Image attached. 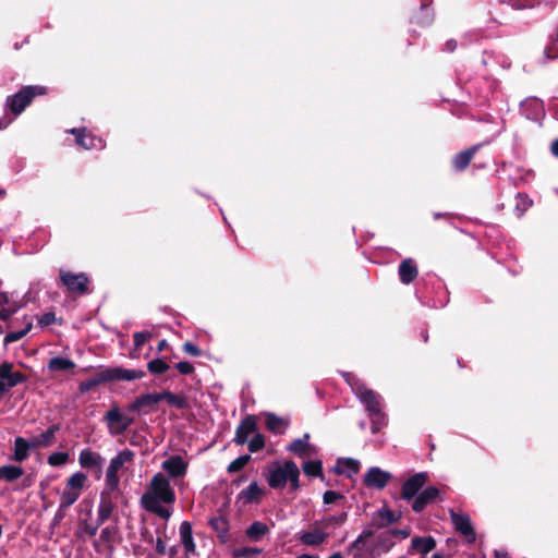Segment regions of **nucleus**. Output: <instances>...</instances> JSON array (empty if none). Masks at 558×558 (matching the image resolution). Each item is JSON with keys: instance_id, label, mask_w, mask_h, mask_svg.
<instances>
[{"instance_id": "nucleus-15", "label": "nucleus", "mask_w": 558, "mask_h": 558, "mask_svg": "<svg viewBox=\"0 0 558 558\" xmlns=\"http://www.w3.org/2000/svg\"><path fill=\"white\" fill-rule=\"evenodd\" d=\"M70 133L76 136V144L85 149H101L105 147L101 138L87 134L85 129H72Z\"/></svg>"}, {"instance_id": "nucleus-56", "label": "nucleus", "mask_w": 558, "mask_h": 558, "mask_svg": "<svg viewBox=\"0 0 558 558\" xmlns=\"http://www.w3.org/2000/svg\"><path fill=\"white\" fill-rule=\"evenodd\" d=\"M550 150L554 156L558 157V140H556L551 143Z\"/></svg>"}, {"instance_id": "nucleus-51", "label": "nucleus", "mask_w": 558, "mask_h": 558, "mask_svg": "<svg viewBox=\"0 0 558 558\" xmlns=\"http://www.w3.org/2000/svg\"><path fill=\"white\" fill-rule=\"evenodd\" d=\"M175 368L183 375H189L194 372V366L187 361L177 363Z\"/></svg>"}, {"instance_id": "nucleus-50", "label": "nucleus", "mask_w": 558, "mask_h": 558, "mask_svg": "<svg viewBox=\"0 0 558 558\" xmlns=\"http://www.w3.org/2000/svg\"><path fill=\"white\" fill-rule=\"evenodd\" d=\"M149 332H135L133 336L134 339V345L136 349H140L149 338Z\"/></svg>"}, {"instance_id": "nucleus-12", "label": "nucleus", "mask_w": 558, "mask_h": 558, "mask_svg": "<svg viewBox=\"0 0 558 558\" xmlns=\"http://www.w3.org/2000/svg\"><path fill=\"white\" fill-rule=\"evenodd\" d=\"M60 278L63 284L72 292L84 293L87 290L88 278L85 274H72L61 270Z\"/></svg>"}, {"instance_id": "nucleus-63", "label": "nucleus", "mask_w": 558, "mask_h": 558, "mask_svg": "<svg viewBox=\"0 0 558 558\" xmlns=\"http://www.w3.org/2000/svg\"><path fill=\"white\" fill-rule=\"evenodd\" d=\"M360 427H361V428H365V423H364V422H361V423H360Z\"/></svg>"}, {"instance_id": "nucleus-7", "label": "nucleus", "mask_w": 558, "mask_h": 558, "mask_svg": "<svg viewBox=\"0 0 558 558\" xmlns=\"http://www.w3.org/2000/svg\"><path fill=\"white\" fill-rule=\"evenodd\" d=\"M111 436L123 434L134 423V418L123 413L119 407L112 405L104 416Z\"/></svg>"}, {"instance_id": "nucleus-4", "label": "nucleus", "mask_w": 558, "mask_h": 558, "mask_svg": "<svg viewBox=\"0 0 558 558\" xmlns=\"http://www.w3.org/2000/svg\"><path fill=\"white\" fill-rule=\"evenodd\" d=\"M88 478L83 472L73 473L65 483L64 488L60 492V504L58 515L62 518V511L74 505L81 497Z\"/></svg>"}, {"instance_id": "nucleus-26", "label": "nucleus", "mask_w": 558, "mask_h": 558, "mask_svg": "<svg viewBox=\"0 0 558 558\" xmlns=\"http://www.w3.org/2000/svg\"><path fill=\"white\" fill-rule=\"evenodd\" d=\"M158 402H160V393L142 395L132 404H130L129 411L141 412L144 409L153 407Z\"/></svg>"}, {"instance_id": "nucleus-62", "label": "nucleus", "mask_w": 558, "mask_h": 558, "mask_svg": "<svg viewBox=\"0 0 558 558\" xmlns=\"http://www.w3.org/2000/svg\"><path fill=\"white\" fill-rule=\"evenodd\" d=\"M96 531H97V527H95V529H90V534H92V535H95V534H96Z\"/></svg>"}, {"instance_id": "nucleus-18", "label": "nucleus", "mask_w": 558, "mask_h": 558, "mask_svg": "<svg viewBox=\"0 0 558 558\" xmlns=\"http://www.w3.org/2000/svg\"><path fill=\"white\" fill-rule=\"evenodd\" d=\"M13 365L4 362L0 365V379L10 388L23 383L25 377L20 372H12Z\"/></svg>"}, {"instance_id": "nucleus-20", "label": "nucleus", "mask_w": 558, "mask_h": 558, "mask_svg": "<svg viewBox=\"0 0 558 558\" xmlns=\"http://www.w3.org/2000/svg\"><path fill=\"white\" fill-rule=\"evenodd\" d=\"M102 462H104L102 457L98 452H95L88 448L83 449L80 452L78 463L83 469H88V470L100 469L102 465Z\"/></svg>"}, {"instance_id": "nucleus-58", "label": "nucleus", "mask_w": 558, "mask_h": 558, "mask_svg": "<svg viewBox=\"0 0 558 558\" xmlns=\"http://www.w3.org/2000/svg\"><path fill=\"white\" fill-rule=\"evenodd\" d=\"M167 345H168V342H167L166 340H161V341L158 343V345H157V350H158L159 352H161V351H163V350L167 348Z\"/></svg>"}, {"instance_id": "nucleus-19", "label": "nucleus", "mask_w": 558, "mask_h": 558, "mask_svg": "<svg viewBox=\"0 0 558 558\" xmlns=\"http://www.w3.org/2000/svg\"><path fill=\"white\" fill-rule=\"evenodd\" d=\"M58 430L59 425H51L45 433L31 437V446H33V449L50 447L54 442L56 433Z\"/></svg>"}, {"instance_id": "nucleus-14", "label": "nucleus", "mask_w": 558, "mask_h": 558, "mask_svg": "<svg viewBox=\"0 0 558 558\" xmlns=\"http://www.w3.org/2000/svg\"><path fill=\"white\" fill-rule=\"evenodd\" d=\"M310 435L305 434L302 438L294 439L288 447V450L300 458H311L316 454V448L308 441Z\"/></svg>"}, {"instance_id": "nucleus-41", "label": "nucleus", "mask_w": 558, "mask_h": 558, "mask_svg": "<svg viewBox=\"0 0 558 558\" xmlns=\"http://www.w3.org/2000/svg\"><path fill=\"white\" fill-rule=\"evenodd\" d=\"M262 553V549L256 547H242L233 550L234 558H251Z\"/></svg>"}, {"instance_id": "nucleus-1", "label": "nucleus", "mask_w": 558, "mask_h": 558, "mask_svg": "<svg viewBox=\"0 0 558 558\" xmlns=\"http://www.w3.org/2000/svg\"><path fill=\"white\" fill-rule=\"evenodd\" d=\"M174 501V490L169 480L162 473H157L151 477L147 490L141 498V504L144 509L165 520L171 517V511L162 506V504L172 505Z\"/></svg>"}, {"instance_id": "nucleus-35", "label": "nucleus", "mask_w": 558, "mask_h": 558, "mask_svg": "<svg viewBox=\"0 0 558 558\" xmlns=\"http://www.w3.org/2000/svg\"><path fill=\"white\" fill-rule=\"evenodd\" d=\"M436 543L433 537H414L412 539V548L422 553L427 554L434 549Z\"/></svg>"}, {"instance_id": "nucleus-22", "label": "nucleus", "mask_w": 558, "mask_h": 558, "mask_svg": "<svg viewBox=\"0 0 558 558\" xmlns=\"http://www.w3.org/2000/svg\"><path fill=\"white\" fill-rule=\"evenodd\" d=\"M398 272L401 282L404 284H409L410 282H412L418 274L417 267L412 258L404 259L400 264Z\"/></svg>"}, {"instance_id": "nucleus-11", "label": "nucleus", "mask_w": 558, "mask_h": 558, "mask_svg": "<svg viewBox=\"0 0 558 558\" xmlns=\"http://www.w3.org/2000/svg\"><path fill=\"white\" fill-rule=\"evenodd\" d=\"M450 518L454 529L463 535L469 543H473L475 541V532L471 524L470 517L465 513L450 511Z\"/></svg>"}, {"instance_id": "nucleus-31", "label": "nucleus", "mask_w": 558, "mask_h": 558, "mask_svg": "<svg viewBox=\"0 0 558 558\" xmlns=\"http://www.w3.org/2000/svg\"><path fill=\"white\" fill-rule=\"evenodd\" d=\"M476 149L477 147H472L454 156V158L452 159V165L454 169L459 171L465 169L470 161L472 160L474 154L476 153Z\"/></svg>"}, {"instance_id": "nucleus-24", "label": "nucleus", "mask_w": 558, "mask_h": 558, "mask_svg": "<svg viewBox=\"0 0 558 558\" xmlns=\"http://www.w3.org/2000/svg\"><path fill=\"white\" fill-rule=\"evenodd\" d=\"M114 510V504L111 498L105 494H101L100 502L97 509V524L101 525L112 514Z\"/></svg>"}, {"instance_id": "nucleus-8", "label": "nucleus", "mask_w": 558, "mask_h": 558, "mask_svg": "<svg viewBox=\"0 0 558 558\" xmlns=\"http://www.w3.org/2000/svg\"><path fill=\"white\" fill-rule=\"evenodd\" d=\"M329 535L330 533L326 532L320 524L315 521L310 525L307 531H302L298 534V539L306 546H319L327 541Z\"/></svg>"}, {"instance_id": "nucleus-6", "label": "nucleus", "mask_w": 558, "mask_h": 558, "mask_svg": "<svg viewBox=\"0 0 558 558\" xmlns=\"http://www.w3.org/2000/svg\"><path fill=\"white\" fill-rule=\"evenodd\" d=\"M45 93L46 89L43 86L23 87L15 95L8 97L7 106L15 116H19L31 104L35 96L44 95Z\"/></svg>"}, {"instance_id": "nucleus-60", "label": "nucleus", "mask_w": 558, "mask_h": 558, "mask_svg": "<svg viewBox=\"0 0 558 558\" xmlns=\"http://www.w3.org/2000/svg\"><path fill=\"white\" fill-rule=\"evenodd\" d=\"M298 558H316V557L313 555H308V554H302V555L298 556Z\"/></svg>"}, {"instance_id": "nucleus-53", "label": "nucleus", "mask_w": 558, "mask_h": 558, "mask_svg": "<svg viewBox=\"0 0 558 558\" xmlns=\"http://www.w3.org/2000/svg\"><path fill=\"white\" fill-rule=\"evenodd\" d=\"M183 350L185 353L192 355V356H198L201 355V350L195 345L193 344L192 342H185L183 344Z\"/></svg>"}, {"instance_id": "nucleus-46", "label": "nucleus", "mask_w": 558, "mask_h": 558, "mask_svg": "<svg viewBox=\"0 0 558 558\" xmlns=\"http://www.w3.org/2000/svg\"><path fill=\"white\" fill-rule=\"evenodd\" d=\"M248 460H250V456H241V457L236 458L229 464L228 471L231 473L240 471L241 469H243L246 465Z\"/></svg>"}, {"instance_id": "nucleus-16", "label": "nucleus", "mask_w": 558, "mask_h": 558, "mask_svg": "<svg viewBox=\"0 0 558 558\" xmlns=\"http://www.w3.org/2000/svg\"><path fill=\"white\" fill-rule=\"evenodd\" d=\"M439 495V489L435 486H428L414 498L412 509L415 512H421L424 508L436 500Z\"/></svg>"}, {"instance_id": "nucleus-23", "label": "nucleus", "mask_w": 558, "mask_h": 558, "mask_svg": "<svg viewBox=\"0 0 558 558\" xmlns=\"http://www.w3.org/2000/svg\"><path fill=\"white\" fill-rule=\"evenodd\" d=\"M181 543L186 555L195 553V543L192 534V526L187 521H183L179 529Z\"/></svg>"}, {"instance_id": "nucleus-33", "label": "nucleus", "mask_w": 558, "mask_h": 558, "mask_svg": "<svg viewBox=\"0 0 558 558\" xmlns=\"http://www.w3.org/2000/svg\"><path fill=\"white\" fill-rule=\"evenodd\" d=\"M397 520L398 518L395 515V513L386 507L378 510L373 517L374 523L378 526L389 525Z\"/></svg>"}, {"instance_id": "nucleus-36", "label": "nucleus", "mask_w": 558, "mask_h": 558, "mask_svg": "<svg viewBox=\"0 0 558 558\" xmlns=\"http://www.w3.org/2000/svg\"><path fill=\"white\" fill-rule=\"evenodd\" d=\"M75 366V364L64 357H53L49 361L48 367L51 372L68 371Z\"/></svg>"}, {"instance_id": "nucleus-2", "label": "nucleus", "mask_w": 558, "mask_h": 558, "mask_svg": "<svg viewBox=\"0 0 558 558\" xmlns=\"http://www.w3.org/2000/svg\"><path fill=\"white\" fill-rule=\"evenodd\" d=\"M345 380L355 396L366 407L372 422V433H378L387 424V417L380 409V397L351 374L345 375Z\"/></svg>"}, {"instance_id": "nucleus-29", "label": "nucleus", "mask_w": 558, "mask_h": 558, "mask_svg": "<svg viewBox=\"0 0 558 558\" xmlns=\"http://www.w3.org/2000/svg\"><path fill=\"white\" fill-rule=\"evenodd\" d=\"M348 514L347 512H342L336 515H329L326 518H323L320 520H317V522L320 524V526L326 531L329 532V530H335L340 527L345 521H347Z\"/></svg>"}, {"instance_id": "nucleus-44", "label": "nucleus", "mask_w": 558, "mask_h": 558, "mask_svg": "<svg viewBox=\"0 0 558 558\" xmlns=\"http://www.w3.org/2000/svg\"><path fill=\"white\" fill-rule=\"evenodd\" d=\"M32 326H33L32 320L27 322L26 327L24 329L8 333L4 338V342L11 343V342L20 340L32 329Z\"/></svg>"}, {"instance_id": "nucleus-3", "label": "nucleus", "mask_w": 558, "mask_h": 558, "mask_svg": "<svg viewBox=\"0 0 558 558\" xmlns=\"http://www.w3.org/2000/svg\"><path fill=\"white\" fill-rule=\"evenodd\" d=\"M300 470L293 461H286L282 464L275 465L269 470L267 483L271 488H283L288 483L292 490L300 488Z\"/></svg>"}, {"instance_id": "nucleus-57", "label": "nucleus", "mask_w": 558, "mask_h": 558, "mask_svg": "<svg viewBox=\"0 0 558 558\" xmlns=\"http://www.w3.org/2000/svg\"><path fill=\"white\" fill-rule=\"evenodd\" d=\"M495 558H508V554L502 550H495Z\"/></svg>"}, {"instance_id": "nucleus-37", "label": "nucleus", "mask_w": 558, "mask_h": 558, "mask_svg": "<svg viewBox=\"0 0 558 558\" xmlns=\"http://www.w3.org/2000/svg\"><path fill=\"white\" fill-rule=\"evenodd\" d=\"M167 401L169 404L178 408L183 409L186 407V400L183 396L174 395L172 392H161L160 393V401Z\"/></svg>"}, {"instance_id": "nucleus-38", "label": "nucleus", "mask_w": 558, "mask_h": 558, "mask_svg": "<svg viewBox=\"0 0 558 558\" xmlns=\"http://www.w3.org/2000/svg\"><path fill=\"white\" fill-rule=\"evenodd\" d=\"M302 468L307 476H320L322 474V462L319 460L305 461Z\"/></svg>"}, {"instance_id": "nucleus-21", "label": "nucleus", "mask_w": 558, "mask_h": 558, "mask_svg": "<svg viewBox=\"0 0 558 558\" xmlns=\"http://www.w3.org/2000/svg\"><path fill=\"white\" fill-rule=\"evenodd\" d=\"M255 428V418L253 416L245 417L236 428L234 441L239 445L245 444L248 436L254 433Z\"/></svg>"}, {"instance_id": "nucleus-61", "label": "nucleus", "mask_w": 558, "mask_h": 558, "mask_svg": "<svg viewBox=\"0 0 558 558\" xmlns=\"http://www.w3.org/2000/svg\"><path fill=\"white\" fill-rule=\"evenodd\" d=\"M329 558H343V557L341 554L336 553V554H332Z\"/></svg>"}, {"instance_id": "nucleus-25", "label": "nucleus", "mask_w": 558, "mask_h": 558, "mask_svg": "<svg viewBox=\"0 0 558 558\" xmlns=\"http://www.w3.org/2000/svg\"><path fill=\"white\" fill-rule=\"evenodd\" d=\"M29 450H34L29 439L16 437L14 440V451L12 459L16 462H23L28 458Z\"/></svg>"}, {"instance_id": "nucleus-30", "label": "nucleus", "mask_w": 558, "mask_h": 558, "mask_svg": "<svg viewBox=\"0 0 558 558\" xmlns=\"http://www.w3.org/2000/svg\"><path fill=\"white\" fill-rule=\"evenodd\" d=\"M24 474V470L17 465H3L0 466V481L14 482Z\"/></svg>"}, {"instance_id": "nucleus-47", "label": "nucleus", "mask_w": 558, "mask_h": 558, "mask_svg": "<svg viewBox=\"0 0 558 558\" xmlns=\"http://www.w3.org/2000/svg\"><path fill=\"white\" fill-rule=\"evenodd\" d=\"M265 445L264 436L260 434H255L252 439L248 441V450L251 452H256L262 449Z\"/></svg>"}, {"instance_id": "nucleus-32", "label": "nucleus", "mask_w": 558, "mask_h": 558, "mask_svg": "<svg viewBox=\"0 0 558 558\" xmlns=\"http://www.w3.org/2000/svg\"><path fill=\"white\" fill-rule=\"evenodd\" d=\"M268 532L269 527L265 523L255 521L246 530V536L248 537V539L257 542Z\"/></svg>"}, {"instance_id": "nucleus-39", "label": "nucleus", "mask_w": 558, "mask_h": 558, "mask_svg": "<svg viewBox=\"0 0 558 558\" xmlns=\"http://www.w3.org/2000/svg\"><path fill=\"white\" fill-rule=\"evenodd\" d=\"M410 535V532L407 531V530H391V531H388V532H385L380 535V538H383L384 541L386 542H389V544L386 546V550H388L392 543H391V538L392 537H401V538H407L408 536Z\"/></svg>"}, {"instance_id": "nucleus-27", "label": "nucleus", "mask_w": 558, "mask_h": 558, "mask_svg": "<svg viewBox=\"0 0 558 558\" xmlns=\"http://www.w3.org/2000/svg\"><path fill=\"white\" fill-rule=\"evenodd\" d=\"M265 418H266V422H265L266 427L270 432H274V433L281 434L286 430V428L289 425L288 420H286L283 417H279L274 413H266Z\"/></svg>"}, {"instance_id": "nucleus-9", "label": "nucleus", "mask_w": 558, "mask_h": 558, "mask_svg": "<svg viewBox=\"0 0 558 558\" xmlns=\"http://www.w3.org/2000/svg\"><path fill=\"white\" fill-rule=\"evenodd\" d=\"M373 535L371 530L364 531L350 546L348 556L349 558H375L372 547L367 541Z\"/></svg>"}, {"instance_id": "nucleus-10", "label": "nucleus", "mask_w": 558, "mask_h": 558, "mask_svg": "<svg viewBox=\"0 0 558 558\" xmlns=\"http://www.w3.org/2000/svg\"><path fill=\"white\" fill-rule=\"evenodd\" d=\"M428 481V474L426 472H418L409 477L402 485L401 496L405 500H410L416 497L421 488Z\"/></svg>"}, {"instance_id": "nucleus-42", "label": "nucleus", "mask_w": 558, "mask_h": 558, "mask_svg": "<svg viewBox=\"0 0 558 558\" xmlns=\"http://www.w3.org/2000/svg\"><path fill=\"white\" fill-rule=\"evenodd\" d=\"M147 367L153 374H162L169 369V364L161 359H155L148 363Z\"/></svg>"}, {"instance_id": "nucleus-40", "label": "nucleus", "mask_w": 558, "mask_h": 558, "mask_svg": "<svg viewBox=\"0 0 558 558\" xmlns=\"http://www.w3.org/2000/svg\"><path fill=\"white\" fill-rule=\"evenodd\" d=\"M144 376V372L134 371V369H117L116 378L123 380H133L137 378H142Z\"/></svg>"}, {"instance_id": "nucleus-43", "label": "nucleus", "mask_w": 558, "mask_h": 558, "mask_svg": "<svg viewBox=\"0 0 558 558\" xmlns=\"http://www.w3.org/2000/svg\"><path fill=\"white\" fill-rule=\"evenodd\" d=\"M70 454L68 452H53L48 457V463L51 466H60L68 463Z\"/></svg>"}, {"instance_id": "nucleus-45", "label": "nucleus", "mask_w": 558, "mask_h": 558, "mask_svg": "<svg viewBox=\"0 0 558 558\" xmlns=\"http://www.w3.org/2000/svg\"><path fill=\"white\" fill-rule=\"evenodd\" d=\"M339 464L350 476L359 472V461L354 459H343L342 461H339Z\"/></svg>"}, {"instance_id": "nucleus-13", "label": "nucleus", "mask_w": 558, "mask_h": 558, "mask_svg": "<svg viewBox=\"0 0 558 558\" xmlns=\"http://www.w3.org/2000/svg\"><path fill=\"white\" fill-rule=\"evenodd\" d=\"M391 474L379 468H371L364 475V483L368 487L383 489L390 481Z\"/></svg>"}, {"instance_id": "nucleus-48", "label": "nucleus", "mask_w": 558, "mask_h": 558, "mask_svg": "<svg viewBox=\"0 0 558 558\" xmlns=\"http://www.w3.org/2000/svg\"><path fill=\"white\" fill-rule=\"evenodd\" d=\"M532 204V201L529 199L526 196H522V195H518L517 196V210H518V216L520 217L521 215H523V213L531 206Z\"/></svg>"}, {"instance_id": "nucleus-5", "label": "nucleus", "mask_w": 558, "mask_h": 558, "mask_svg": "<svg viewBox=\"0 0 558 558\" xmlns=\"http://www.w3.org/2000/svg\"><path fill=\"white\" fill-rule=\"evenodd\" d=\"M133 459L134 452L129 449H124L110 460L106 472V487L109 490L114 492L119 488V471H121L126 463L132 462Z\"/></svg>"}, {"instance_id": "nucleus-49", "label": "nucleus", "mask_w": 558, "mask_h": 558, "mask_svg": "<svg viewBox=\"0 0 558 558\" xmlns=\"http://www.w3.org/2000/svg\"><path fill=\"white\" fill-rule=\"evenodd\" d=\"M342 499H344V497L341 494L336 493L333 490H327L324 493V496H323V500H324L325 505L333 504V502H337Z\"/></svg>"}, {"instance_id": "nucleus-54", "label": "nucleus", "mask_w": 558, "mask_h": 558, "mask_svg": "<svg viewBox=\"0 0 558 558\" xmlns=\"http://www.w3.org/2000/svg\"><path fill=\"white\" fill-rule=\"evenodd\" d=\"M421 10H422V17H421V20L418 22L422 23V24H429L432 22L430 10L425 4L421 5Z\"/></svg>"}, {"instance_id": "nucleus-59", "label": "nucleus", "mask_w": 558, "mask_h": 558, "mask_svg": "<svg viewBox=\"0 0 558 558\" xmlns=\"http://www.w3.org/2000/svg\"><path fill=\"white\" fill-rule=\"evenodd\" d=\"M9 390V387L0 379V395Z\"/></svg>"}, {"instance_id": "nucleus-55", "label": "nucleus", "mask_w": 558, "mask_h": 558, "mask_svg": "<svg viewBox=\"0 0 558 558\" xmlns=\"http://www.w3.org/2000/svg\"><path fill=\"white\" fill-rule=\"evenodd\" d=\"M54 314L53 313H46L45 315H43L39 319V324L41 326H48L50 325L53 320H54Z\"/></svg>"}, {"instance_id": "nucleus-17", "label": "nucleus", "mask_w": 558, "mask_h": 558, "mask_svg": "<svg viewBox=\"0 0 558 558\" xmlns=\"http://www.w3.org/2000/svg\"><path fill=\"white\" fill-rule=\"evenodd\" d=\"M161 466L171 477H181L186 473L187 463L180 456H172Z\"/></svg>"}, {"instance_id": "nucleus-34", "label": "nucleus", "mask_w": 558, "mask_h": 558, "mask_svg": "<svg viewBox=\"0 0 558 558\" xmlns=\"http://www.w3.org/2000/svg\"><path fill=\"white\" fill-rule=\"evenodd\" d=\"M16 311V306L10 302L7 293L0 292V320L9 319Z\"/></svg>"}, {"instance_id": "nucleus-64", "label": "nucleus", "mask_w": 558, "mask_h": 558, "mask_svg": "<svg viewBox=\"0 0 558 558\" xmlns=\"http://www.w3.org/2000/svg\"><path fill=\"white\" fill-rule=\"evenodd\" d=\"M433 558H442L440 555H434Z\"/></svg>"}, {"instance_id": "nucleus-52", "label": "nucleus", "mask_w": 558, "mask_h": 558, "mask_svg": "<svg viewBox=\"0 0 558 558\" xmlns=\"http://www.w3.org/2000/svg\"><path fill=\"white\" fill-rule=\"evenodd\" d=\"M117 530L116 527H105L100 533V538L107 543L114 539Z\"/></svg>"}, {"instance_id": "nucleus-28", "label": "nucleus", "mask_w": 558, "mask_h": 558, "mask_svg": "<svg viewBox=\"0 0 558 558\" xmlns=\"http://www.w3.org/2000/svg\"><path fill=\"white\" fill-rule=\"evenodd\" d=\"M262 494L263 489L256 482H253L240 493L239 499L242 500L244 504H252L258 501Z\"/></svg>"}]
</instances>
